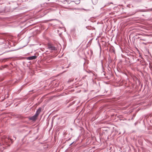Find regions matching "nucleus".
<instances>
[{
    "label": "nucleus",
    "instance_id": "1",
    "mask_svg": "<svg viewBox=\"0 0 152 152\" xmlns=\"http://www.w3.org/2000/svg\"><path fill=\"white\" fill-rule=\"evenodd\" d=\"M38 116V109H37L36 113L33 116L30 117L29 119L32 121H35L37 119V116Z\"/></svg>",
    "mask_w": 152,
    "mask_h": 152
},
{
    "label": "nucleus",
    "instance_id": "2",
    "mask_svg": "<svg viewBox=\"0 0 152 152\" xmlns=\"http://www.w3.org/2000/svg\"><path fill=\"white\" fill-rule=\"evenodd\" d=\"M37 57V56H33L28 57L27 59L29 60H31L35 59Z\"/></svg>",
    "mask_w": 152,
    "mask_h": 152
},
{
    "label": "nucleus",
    "instance_id": "3",
    "mask_svg": "<svg viewBox=\"0 0 152 152\" xmlns=\"http://www.w3.org/2000/svg\"><path fill=\"white\" fill-rule=\"evenodd\" d=\"M49 48L51 49L52 50H54L55 49V47L53 46H49Z\"/></svg>",
    "mask_w": 152,
    "mask_h": 152
},
{
    "label": "nucleus",
    "instance_id": "4",
    "mask_svg": "<svg viewBox=\"0 0 152 152\" xmlns=\"http://www.w3.org/2000/svg\"><path fill=\"white\" fill-rule=\"evenodd\" d=\"M2 41L0 42V44H2L4 42V40L3 39H1Z\"/></svg>",
    "mask_w": 152,
    "mask_h": 152
},
{
    "label": "nucleus",
    "instance_id": "5",
    "mask_svg": "<svg viewBox=\"0 0 152 152\" xmlns=\"http://www.w3.org/2000/svg\"><path fill=\"white\" fill-rule=\"evenodd\" d=\"M41 108H39V113L41 111Z\"/></svg>",
    "mask_w": 152,
    "mask_h": 152
}]
</instances>
